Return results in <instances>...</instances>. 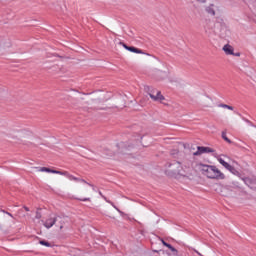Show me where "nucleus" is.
<instances>
[{"label":"nucleus","instance_id":"f257e3e1","mask_svg":"<svg viewBox=\"0 0 256 256\" xmlns=\"http://www.w3.org/2000/svg\"><path fill=\"white\" fill-rule=\"evenodd\" d=\"M198 169L199 171H201L202 175H204L208 179H217V180L225 179V174H223V172H221V170H219L217 166L200 163L198 164Z\"/></svg>","mask_w":256,"mask_h":256},{"label":"nucleus","instance_id":"f03ea898","mask_svg":"<svg viewBox=\"0 0 256 256\" xmlns=\"http://www.w3.org/2000/svg\"><path fill=\"white\" fill-rule=\"evenodd\" d=\"M181 171H183L181 162L174 160L171 163H168L167 173H169V175H181Z\"/></svg>","mask_w":256,"mask_h":256},{"label":"nucleus","instance_id":"7ed1b4c3","mask_svg":"<svg viewBox=\"0 0 256 256\" xmlns=\"http://www.w3.org/2000/svg\"><path fill=\"white\" fill-rule=\"evenodd\" d=\"M56 221H59L60 223L59 228L63 229V218L57 215L50 216L48 219H46V221L44 222V227H46V229H51V227L55 225Z\"/></svg>","mask_w":256,"mask_h":256},{"label":"nucleus","instance_id":"20e7f679","mask_svg":"<svg viewBox=\"0 0 256 256\" xmlns=\"http://www.w3.org/2000/svg\"><path fill=\"white\" fill-rule=\"evenodd\" d=\"M60 175L67 177V179H69L70 181H76V183H85L86 185H90V187H93V185L89 184L87 181H85V179L75 177L67 171L61 172Z\"/></svg>","mask_w":256,"mask_h":256},{"label":"nucleus","instance_id":"39448f33","mask_svg":"<svg viewBox=\"0 0 256 256\" xmlns=\"http://www.w3.org/2000/svg\"><path fill=\"white\" fill-rule=\"evenodd\" d=\"M149 96L153 99V101H160V103H163V101H165V96H163L161 94V91L157 89L151 90V92H149Z\"/></svg>","mask_w":256,"mask_h":256},{"label":"nucleus","instance_id":"423d86ee","mask_svg":"<svg viewBox=\"0 0 256 256\" xmlns=\"http://www.w3.org/2000/svg\"><path fill=\"white\" fill-rule=\"evenodd\" d=\"M149 96L153 99V101H160V103H163V101H165V96H163L161 94V91L157 89L151 90V92H149Z\"/></svg>","mask_w":256,"mask_h":256},{"label":"nucleus","instance_id":"0eeeda50","mask_svg":"<svg viewBox=\"0 0 256 256\" xmlns=\"http://www.w3.org/2000/svg\"><path fill=\"white\" fill-rule=\"evenodd\" d=\"M233 189H237L236 187L233 186H224L221 188V195L222 197H231V193H233Z\"/></svg>","mask_w":256,"mask_h":256},{"label":"nucleus","instance_id":"6e6552de","mask_svg":"<svg viewBox=\"0 0 256 256\" xmlns=\"http://www.w3.org/2000/svg\"><path fill=\"white\" fill-rule=\"evenodd\" d=\"M215 150L205 146H198L197 151L194 152L195 156L202 155V153H213Z\"/></svg>","mask_w":256,"mask_h":256},{"label":"nucleus","instance_id":"1a4fd4ad","mask_svg":"<svg viewBox=\"0 0 256 256\" xmlns=\"http://www.w3.org/2000/svg\"><path fill=\"white\" fill-rule=\"evenodd\" d=\"M120 45H122L124 47V49H126L127 51H130L131 53H138L143 55V50L139 49V48H135L134 46H128L127 44L120 42Z\"/></svg>","mask_w":256,"mask_h":256},{"label":"nucleus","instance_id":"9d476101","mask_svg":"<svg viewBox=\"0 0 256 256\" xmlns=\"http://www.w3.org/2000/svg\"><path fill=\"white\" fill-rule=\"evenodd\" d=\"M221 26L220 32H217V30H214L215 35H219L222 39H225L227 37V27L223 24H218Z\"/></svg>","mask_w":256,"mask_h":256},{"label":"nucleus","instance_id":"9b49d317","mask_svg":"<svg viewBox=\"0 0 256 256\" xmlns=\"http://www.w3.org/2000/svg\"><path fill=\"white\" fill-rule=\"evenodd\" d=\"M39 171L45 172V173H54L56 175H61V173H62V171L53 170V169L47 168V167H41V168H39Z\"/></svg>","mask_w":256,"mask_h":256},{"label":"nucleus","instance_id":"f8f14e48","mask_svg":"<svg viewBox=\"0 0 256 256\" xmlns=\"http://www.w3.org/2000/svg\"><path fill=\"white\" fill-rule=\"evenodd\" d=\"M206 13H208V15H212L215 16V5L214 4H210L209 6H207L205 8Z\"/></svg>","mask_w":256,"mask_h":256},{"label":"nucleus","instance_id":"ddd939ff","mask_svg":"<svg viewBox=\"0 0 256 256\" xmlns=\"http://www.w3.org/2000/svg\"><path fill=\"white\" fill-rule=\"evenodd\" d=\"M223 51L226 53V55H233V46L226 44L223 47Z\"/></svg>","mask_w":256,"mask_h":256},{"label":"nucleus","instance_id":"4468645a","mask_svg":"<svg viewBox=\"0 0 256 256\" xmlns=\"http://www.w3.org/2000/svg\"><path fill=\"white\" fill-rule=\"evenodd\" d=\"M162 244L164 245V247H167L168 249H170V251H172V253H176L177 249H175V247H173L171 244L165 242V240L161 239Z\"/></svg>","mask_w":256,"mask_h":256},{"label":"nucleus","instance_id":"2eb2a0df","mask_svg":"<svg viewBox=\"0 0 256 256\" xmlns=\"http://www.w3.org/2000/svg\"><path fill=\"white\" fill-rule=\"evenodd\" d=\"M226 169L230 171V173H232L233 175H239V171H237L235 167L231 166V164H229V166Z\"/></svg>","mask_w":256,"mask_h":256},{"label":"nucleus","instance_id":"dca6fc26","mask_svg":"<svg viewBox=\"0 0 256 256\" xmlns=\"http://www.w3.org/2000/svg\"><path fill=\"white\" fill-rule=\"evenodd\" d=\"M222 139H224V141H226V143H229V144L233 143V141H231V139H229L227 137V132H225V131L222 132Z\"/></svg>","mask_w":256,"mask_h":256},{"label":"nucleus","instance_id":"f3484780","mask_svg":"<svg viewBox=\"0 0 256 256\" xmlns=\"http://www.w3.org/2000/svg\"><path fill=\"white\" fill-rule=\"evenodd\" d=\"M218 162L220 163V165H223L225 167V169H227L230 165L225 160H223V158H218Z\"/></svg>","mask_w":256,"mask_h":256},{"label":"nucleus","instance_id":"a211bd4d","mask_svg":"<svg viewBox=\"0 0 256 256\" xmlns=\"http://www.w3.org/2000/svg\"><path fill=\"white\" fill-rule=\"evenodd\" d=\"M218 107H221L222 109H229V111H233V106H229L227 104H219Z\"/></svg>","mask_w":256,"mask_h":256},{"label":"nucleus","instance_id":"6ab92c4d","mask_svg":"<svg viewBox=\"0 0 256 256\" xmlns=\"http://www.w3.org/2000/svg\"><path fill=\"white\" fill-rule=\"evenodd\" d=\"M39 243L40 245H44V247H51V243L46 240H40Z\"/></svg>","mask_w":256,"mask_h":256},{"label":"nucleus","instance_id":"aec40b11","mask_svg":"<svg viewBox=\"0 0 256 256\" xmlns=\"http://www.w3.org/2000/svg\"><path fill=\"white\" fill-rule=\"evenodd\" d=\"M144 91H145L146 93H148V95H149V93H151V91H153V88L150 87V86H145V87H144Z\"/></svg>","mask_w":256,"mask_h":256},{"label":"nucleus","instance_id":"412c9836","mask_svg":"<svg viewBox=\"0 0 256 256\" xmlns=\"http://www.w3.org/2000/svg\"><path fill=\"white\" fill-rule=\"evenodd\" d=\"M158 73H160V75H162V77L160 79H165V77L167 76V74L163 71H158Z\"/></svg>","mask_w":256,"mask_h":256},{"label":"nucleus","instance_id":"4be33fe9","mask_svg":"<svg viewBox=\"0 0 256 256\" xmlns=\"http://www.w3.org/2000/svg\"><path fill=\"white\" fill-rule=\"evenodd\" d=\"M41 217H42L41 212L36 211L35 219H41Z\"/></svg>","mask_w":256,"mask_h":256},{"label":"nucleus","instance_id":"5701e85b","mask_svg":"<svg viewBox=\"0 0 256 256\" xmlns=\"http://www.w3.org/2000/svg\"><path fill=\"white\" fill-rule=\"evenodd\" d=\"M205 33H207V35L211 34V30H209V26L205 27Z\"/></svg>","mask_w":256,"mask_h":256},{"label":"nucleus","instance_id":"b1692460","mask_svg":"<svg viewBox=\"0 0 256 256\" xmlns=\"http://www.w3.org/2000/svg\"><path fill=\"white\" fill-rule=\"evenodd\" d=\"M78 200L79 201H91V198H84V199L79 198Z\"/></svg>","mask_w":256,"mask_h":256},{"label":"nucleus","instance_id":"393cba45","mask_svg":"<svg viewBox=\"0 0 256 256\" xmlns=\"http://www.w3.org/2000/svg\"><path fill=\"white\" fill-rule=\"evenodd\" d=\"M232 55H234V57H240V56H241V53H239V52L234 53V52H233V54H232Z\"/></svg>","mask_w":256,"mask_h":256},{"label":"nucleus","instance_id":"a878e982","mask_svg":"<svg viewBox=\"0 0 256 256\" xmlns=\"http://www.w3.org/2000/svg\"><path fill=\"white\" fill-rule=\"evenodd\" d=\"M99 195H101V197H102L103 199H105V201H109V200H107V197H105V196L103 195V193L99 192Z\"/></svg>","mask_w":256,"mask_h":256},{"label":"nucleus","instance_id":"bb28decb","mask_svg":"<svg viewBox=\"0 0 256 256\" xmlns=\"http://www.w3.org/2000/svg\"><path fill=\"white\" fill-rule=\"evenodd\" d=\"M3 213H6V215H9V217H12V218H13V214H11V213H9V212H6V211L4 210Z\"/></svg>","mask_w":256,"mask_h":256},{"label":"nucleus","instance_id":"cd10ccee","mask_svg":"<svg viewBox=\"0 0 256 256\" xmlns=\"http://www.w3.org/2000/svg\"><path fill=\"white\" fill-rule=\"evenodd\" d=\"M198 3H207V0H196Z\"/></svg>","mask_w":256,"mask_h":256},{"label":"nucleus","instance_id":"c85d7f7f","mask_svg":"<svg viewBox=\"0 0 256 256\" xmlns=\"http://www.w3.org/2000/svg\"><path fill=\"white\" fill-rule=\"evenodd\" d=\"M107 203H111V204H112V206H113L114 208H116V209H117V207H115V205L113 204V202H111V201H107Z\"/></svg>","mask_w":256,"mask_h":256},{"label":"nucleus","instance_id":"c756f323","mask_svg":"<svg viewBox=\"0 0 256 256\" xmlns=\"http://www.w3.org/2000/svg\"><path fill=\"white\" fill-rule=\"evenodd\" d=\"M25 130L21 129V130H18V133H24Z\"/></svg>","mask_w":256,"mask_h":256},{"label":"nucleus","instance_id":"7c9ffc66","mask_svg":"<svg viewBox=\"0 0 256 256\" xmlns=\"http://www.w3.org/2000/svg\"><path fill=\"white\" fill-rule=\"evenodd\" d=\"M25 211H29V207L24 206Z\"/></svg>","mask_w":256,"mask_h":256},{"label":"nucleus","instance_id":"2f4dec72","mask_svg":"<svg viewBox=\"0 0 256 256\" xmlns=\"http://www.w3.org/2000/svg\"><path fill=\"white\" fill-rule=\"evenodd\" d=\"M254 7H256V1H254Z\"/></svg>","mask_w":256,"mask_h":256},{"label":"nucleus","instance_id":"473e14b6","mask_svg":"<svg viewBox=\"0 0 256 256\" xmlns=\"http://www.w3.org/2000/svg\"><path fill=\"white\" fill-rule=\"evenodd\" d=\"M246 122H247V123H251V121H249V120H246Z\"/></svg>","mask_w":256,"mask_h":256}]
</instances>
